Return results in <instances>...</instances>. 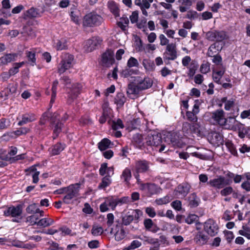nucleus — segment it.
Wrapping results in <instances>:
<instances>
[{
  "label": "nucleus",
  "mask_w": 250,
  "mask_h": 250,
  "mask_svg": "<svg viewBox=\"0 0 250 250\" xmlns=\"http://www.w3.org/2000/svg\"><path fill=\"white\" fill-rule=\"evenodd\" d=\"M111 144L110 141L107 139L104 138L98 143V148L101 151H104L109 147Z\"/></svg>",
  "instance_id": "obj_41"
},
{
  "label": "nucleus",
  "mask_w": 250,
  "mask_h": 250,
  "mask_svg": "<svg viewBox=\"0 0 250 250\" xmlns=\"http://www.w3.org/2000/svg\"><path fill=\"white\" fill-rule=\"evenodd\" d=\"M145 211L146 213L151 218L155 217L156 214L154 208L152 207H147Z\"/></svg>",
  "instance_id": "obj_61"
},
{
  "label": "nucleus",
  "mask_w": 250,
  "mask_h": 250,
  "mask_svg": "<svg viewBox=\"0 0 250 250\" xmlns=\"http://www.w3.org/2000/svg\"><path fill=\"white\" fill-rule=\"evenodd\" d=\"M191 124L188 122H184L183 124L182 130L183 132L187 134H189L191 133Z\"/></svg>",
  "instance_id": "obj_57"
},
{
  "label": "nucleus",
  "mask_w": 250,
  "mask_h": 250,
  "mask_svg": "<svg viewBox=\"0 0 250 250\" xmlns=\"http://www.w3.org/2000/svg\"><path fill=\"white\" fill-rule=\"evenodd\" d=\"M36 120L35 116L32 113H27L22 115V120L18 123L19 125H22L28 123L32 122Z\"/></svg>",
  "instance_id": "obj_27"
},
{
  "label": "nucleus",
  "mask_w": 250,
  "mask_h": 250,
  "mask_svg": "<svg viewBox=\"0 0 250 250\" xmlns=\"http://www.w3.org/2000/svg\"><path fill=\"white\" fill-rule=\"evenodd\" d=\"M51 127L53 130V139H56L62 132L63 124L60 121V115L58 113L55 112L50 119Z\"/></svg>",
  "instance_id": "obj_5"
},
{
  "label": "nucleus",
  "mask_w": 250,
  "mask_h": 250,
  "mask_svg": "<svg viewBox=\"0 0 250 250\" xmlns=\"http://www.w3.org/2000/svg\"><path fill=\"white\" fill-rule=\"evenodd\" d=\"M103 18L95 12H90L85 15L83 19V24L84 26L94 27L101 24Z\"/></svg>",
  "instance_id": "obj_2"
},
{
  "label": "nucleus",
  "mask_w": 250,
  "mask_h": 250,
  "mask_svg": "<svg viewBox=\"0 0 250 250\" xmlns=\"http://www.w3.org/2000/svg\"><path fill=\"white\" fill-rule=\"evenodd\" d=\"M58 84V81L57 80L55 81L52 85V94H51V98L50 100V104H52L54 102L56 97V93H57V85Z\"/></svg>",
  "instance_id": "obj_43"
},
{
  "label": "nucleus",
  "mask_w": 250,
  "mask_h": 250,
  "mask_svg": "<svg viewBox=\"0 0 250 250\" xmlns=\"http://www.w3.org/2000/svg\"><path fill=\"white\" fill-rule=\"evenodd\" d=\"M132 177L131 170L126 167L123 171L122 174L121 176V178L124 179V182L127 184H129V181Z\"/></svg>",
  "instance_id": "obj_33"
},
{
  "label": "nucleus",
  "mask_w": 250,
  "mask_h": 250,
  "mask_svg": "<svg viewBox=\"0 0 250 250\" xmlns=\"http://www.w3.org/2000/svg\"><path fill=\"white\" fill-rule=\"evenodd\" d=\"M29 129L26 127H21L19 128L18 130H16L14 132V134L17 136H20L21 135L25 134L28 131Z\"/></svg>",
  "instance_id": "obj_60"
},
{
  "label": "nucleus",
  "mask_w": 250,
  "mask_h": 250,
  "mask_svg": "<svg viewBox=\"0 0 250 250\" xmlns=\"http://www.w3.org/2000/svg\"><path fill=\"white\" fill-rule=\"evenodd\" d=\"M126 101V98L125 97L123 93H118L115 98V103L117 105L122 106Z\"/></svg>",
  "instance_id": "obj_38"
},
{
  "label": "nucleus",
  "mask_w": 250,
  "mask_h": 250,
  "mask_svg": "<svg viewBox=\"0 0 250 250\" xmlns=\"http://www.w3.org/2000/svg\"><path fill=\"white\" fill-rule=\"evenodd\" d=\"M52 116V115H51V114L49 112L44 113L42 114V118H41L40 124L41 125H44L46 123V121L48 120L49 118H51Z\"/></svg>",
  "instance_id": "obj_59"
},
{
  "label": "nucleus",
  "mask_w": 250,
  "mask_h": 250,
  "mask_svg": "<svg viewBox=\"0 0 250 250\" xmlns=\"http://www.w3.org/2000/svg\"><path fill=\"white\" fill-rule=\"evenodd\" d=\"M10 125L9 122L4 118L0 119V129H4Z\"/></svg>",
  "instance_id": "obj_62"
},
{
  "label": "nucleus",
  "mask_w": 250,
  "mask_h": 250,
  "mask_svg": "<svg viewBox=\"0 0 250 250\" xmlns=\"http://www.w3.org/2000/svg\"><path fill=\"white\" fill-rule=\"evenodd\" d=\"M139 63L136 59L131 57L127 61V67L130 68L133 67H138Z\"/></svg>",
  "instance_id": "obj_48"
},
{
  "label": "nucleus",
  "mask_w": 250,
  "mask_h": 250,
  "mask_svg": "<svg viewBox=\"0 0 250 250\" xmlns=\"http://www.w3.org/2000/svg\"><path fill=\"white\" fill-rule=\"evenodd\" d=\"M189 205L191 208H195L199 205L200 199L195 193H192L188 197Z\"/></svg>",
  "instance_id": "obj_30"
},
{
  "label": "nucleus",
  "mask_w": 250,
  "mask_h": 250,
  "mask_svg": "<svg viewBox=\"0 0 250 250\" xmlns=\"http://www.w3.org/2000/svg\"><path fill=\"white\" fill-rule=\"evenodd\" d=\"M106 203L112 210H114L117 206H121L124 204H126L129 201L128 197H123L118 198L113 196H109L106 198Z\"/></svg>",
  "instance_id": "obj_10"
},
{
  "label": "nucleus",
  "mask_w": 250,
  "mask_h": 250,
  "mask_svg": "<svg viewBox=\"0 0 250 250\" xmlns=\"http://www.w3.org/2000/svg\"><path fill=\"white\" fill-rule=\"evenodd\" d=\"M73 56L71 55H66L64 59L61 62L58 69L60 74L64 73L66 70L72 66V62L73 61Z\"/></svg>",
  "instance_id": "obj_12"
},
{
  "label": "nucleus",
  "mask_w": 250,
  "mask_h": 250,
  "mask_svg": "<svg viewBox=\"0 0 250 250\" xmlns=\"http://www.w3.org/2000/svg\"><path fill=\"white\" fill-rule=\"evenodd\" d=\"M146 143L153 150L161 152L166 149L165 142L162 140V135L157 132L152 131L148 133L146 138Z\"/></svg>",
  "instance_id": "obj_1"
},
{
  "label": "nucleus",
  "mask_w": 250,
  "mask_h": 250,
  "mask_svg": "<svg viewBox=\"0 0 250 250\" xmlns=\"http://www.w3.org/2000/svg\"><path fill=\"white\" fill-rule=\"evenodd\" d=\"M206 38L210 41L221 42L226 38V34L223 31L212 30L206 33Z\"/></svg>",
  "instance_id": "obj_9"
},
{
  "label": "nucleus",
  "mask_w": 250,
  "mask_h": 250,
  "mask_svg": "<svg viewBox=\"0 0 250 250\" xmlns=\"http://www.w3.org/2000/svg\"><path fill=\"white\" fill-rule=\"evenodd\" d=\"M232 183L231 180L227 179L225 180L224 177L219 176L217 178H214L210 180L207 184L210 187L216 189H220L224 188L226 186L229 185Z\"/></svg>",
  "instance_id": "obj_6"
},
{
  "label": "nucleus",
  "mask_w": 250,
  "mask_h": 250,
  "mask_svg": "<svg viewBox=\"0 0 250 250\" xmlns=\"http://www.w3.org/2000/svg\"><path fill=\"white\" fill-rule=\"evenodd\" d=\"M3 98L6 99L10 93H14L16 92V88L14 86L6 87L2 91Z\"/></svg>",
  "instance_id": "obj_51"
},
{
  "label": "nucleus",
  "mask_w": 250,
  "mask_h": 250,
  "mask_svg": "<svg viewBox=\"0 0 250 250\" xmlns=\"http://www.w3.org/2000/svg\"><path fill=\"white\" fill-rule=\"evenodd\" d=\"M64 144L57 143L50 148V153L52 155H58L64 149Z\"/></svg>",
  "instance_id": "obj_29"
},
{
  "label": "nucleus",
  "mask_w": 250,
  "mask_h": 250,
  "mask_svg": "<svg viewBox=\"0 0 250 250\" xmlns=\"http://www.w3.org/2000/svg\"><path fill=\"white\" fill-rule=\"evenodd\" d=\"M138 71V70H134L133 69H130L128 67L123 70L121 72V76L126 78L131 75L132 74H137Z\"/></svg>",
  "instance_id": "obj_45"
},
{
  "label": "nucleus",
  "mask_w": 250,
  "mask_h": 250,
  "mask_svg": "<svg viewBox=\"0 0 250 250\" xmlns=\"http://www.w3.org/2000/svg\"><path fill=\"white\" fill-rule=\"evenodd\" d=\"M54 223L53 219L50 218H44L38 221L37 226L45 228L52 225Z\"/></svg>",
  "instance_id": "obj_32"
},
{
  "label": "nucleus",
  "mask_w": 250,
  "mask_h": 250,
  "mask_svg": "<svg viewBox=\"0 0 250 250\" xmlns=\"http://www.w3.org/2000/svg\"><path fill=\"white\" fill-rule=\"evenodd\" d=\"M190 133L196 134L197 136H201L202 134L201 126L197 122L191 124Z\"/></svg>",
  "instance_id": "obj_40"
},
{
  "label": "nucleus",
  "mask_w": 250,
  "mask_h": 250,
  "mask_svg": "<svg viewBox=\"0 0 250 250\" xmlns=\"http://www.w3.org/2000/svg\"><path fill=\"white\" fill-rule=\"evenodd\" d=\"M144 224L146 229L152 232H156L159 230V228L151 219H146L144 221Z\"/></svg>",
  "instance_id": "obj_24"
},
{
  "label": "nucleus",
  "mask_w": 250,
  "mask_h": 250,
  "mask_svg": "<svg viewBox=\"0 0 250 250\" xmlns=\"http://www.w3.org/2000/svg\"><path fill=\"white\" fill-rule=\"evenodd\" d=\"M190 188L191 186L189 184L183 183L178 186L176 191L181 196V198H184L189 192Z\"/></svg>",
  "instance_id": "obj_19"
},
{
  "label": "nucleus",
  "mask_w": 250,
  "mask_h": 250,
  "mask_svg": "<svg viewBox=\"0 0 250 250\" xmlns=\"http://www.w3.org/2000/svg\"><path fill=\"white\" fill-rule=\"evenodd\" d=\"M225 237L228 243H230L234 238L232 232L230 231H226L225 232Z\"/></svg>",
  "instance_id": "obj_64"
},
{
  "label": "nucleus",
  "mask_w": 250,
  "mask_h": 250,
  "mask_svg": "<svg viewBox=\"0 0 250 250\" xmlns=\"http://www.w3.org/2000/svg\"><path fill=\"white\" fill-rule=\"evenodd\" d=\"M132 141L133 144L139 148H141L144 144L143 136L139 133H136L133 135Z\"/></svg>",
  "instance_id": "obj_28"
},
{
  "label": "nucleus",
  "mask_w": 250,
  "mask_h": 250,
  "mask_svg": "<svg viewBox=\"0 0 250 250\" xmlns=\"http://www.w3.org/2000/svg\"><path fill=\"white\" fill-rule=\"evenodd\" d=\"M226 145L232 155H233L234 156L237 155V150L233 144H232L230 142H227L226 143Z\"/></svg>",
  "instance_id": "obj_56"
},
{
  "label": "nucleus",
  "mask_w": 250,
  "mask_h": 250,
  "mask_svg": "<svg viewBox=\"0 0 250 250\" xmlns=\"http://www.w3.org/2000/svg\"><path fill=\"white\" fill-rule=\"evenodd\" d=\"M186 116L187 119L191 122L194 123L197 122V115L191 112V111H187L186 112Z\"/></svg>",
  "instance_id": "obj_55"
},
{
  "label": "nucleus",
  "mask_w": 250,
  "mask_h": 250,
  "mask_svg": "<svg viewBox=\"0 0 250 250\" xmlns=\"http://www.w3.org/2000/svg\"><path fill=\"white\" fill-rule=\"evenodd\" d=\"M83 85L80 83H75L73 85L71 93L73 95L72 98H76L81 92Z\"/></svg>",
  "instance_id": "obj_42"
},
{
  "label": "nucleus",
  "mask_w": 250,
  "mask_h": 250,
  "mask_svg": "<svg viewBox=\"0 0 250 250\" xmlns=\"http://www.w3.org/2000/svg\"><path fill=\"white\" fill-rule=\"evenodd\" d=\"M35 51L33 50L31 51H26L25 52V55L28 59V62L32 66H34L36 64V59L35 57Z\"/></svg>",
  "instance_id": "obj_31"
},
{
  "label": "nucleus",
  "mask_w": 250,
  "mask_h": 250,
  "mask_svg": "<svg viewBox=\"0 0 250 250\" xmlns=\"http://www.w3.org/2000/svg\"><path fill=\"white\" fill-rule=\"evenodd\" d=\"M17 57L16 54H7L0 58V66L7 64L15 60Z\"/></svg>",
  "instance_id": "obj_25"
},
{
  "label": "nucleus",
  "mask_w": 250,
  "mask_h": 250,
  "mask_svg": "<svg viewBox=\"0 0 250 250\" xmlns=\"http://www.w3.org/2000/svg\"><path fill=\"white\" fill-rule=\"evenodd\" d=\"M224 112L222 109L217 110L212 114V117L220 125H224L226 121Z\"/></svg>",
  "instance_id": "obj_20"
},
{
  "label": "nucleus",
  "mask_w": 250,
  "mask_h": 250,
  "mask_svg": "<svg viewBox=\"0 0 250 250\" xmlns=\"http://www.w3.org/2000/svg\"><path fill=\"white\" fill-rule=\"evenodd\" d=\"M208 140L214 146H219L223 142V136L221 134L216 132H212L208 135Z\"/></svg>",
  "instance_id": "obj_16"
},
{
  "label": "nucleus",
  "mask_w": 250,
  "mask_h": 250,
  "mask_svg": "<svg viewBox=\"0 0 250 250\" xmlns=\"http://www.w3.org/2000/svg\"><path fill=\"white\" fill-rule=\"evenodd\" d=\"M140 91L137 84L131 83L128 84L126 93L130 98L134 99L138 96Z\"/></svg>",
  "instance_id": "obj_17"
},
{
  "label": "nucleus",
  "mask_w": 250,
  "mask_h": 250,
  "mask_svg": "<svg viewBox=\"0 0 250 250\" xmlns=\"http://www.w3.org/2000/svg\"><path fill=\"white\" fill-rule=\"evenodd\" d=\"M114 235L115 240L119 241L123 240L125 237V230L122 228L120 230H118Z\"/></svg>",
  "instance_id": "obj_53"
},
{
  "label": "nucleus",
  "mask_w": 250,
  "mask_h": 250,
  "mask_svg": "<svg viewBox=\"0 0 250 250\" xmlns=\"http://www.w3.org/2000/svg\"><path fill=\"white\" fill-rule=\"evenodd\" d=\"M26 211L29 214H37L40 209L37 208L36 204H32L26 208Z\"/></svg>",
  "instance_id": "obj_44"
},
{
  "label": "nucleus",
  "mask_w": 250,
  "mask_h": 250,
  "mask_svg": "<svg viewBox=\"0 0 250 250\" xmlns=\"http://www.w3.org/2000/svg\"><path fill=\"white\" fill-rule=\"evenodd\" d=\"M208 236L202 231L198 232L194 238L196 244L201 246L206 244L208 241Z\"/></svg>",
  "instance_id": "obj_22"
},
{
  "label": "nucleus",
  "mask_w": 250,
  "mask_h": 250,
  "mask_svg": "<svg viewBox=\"0 0 250 250\" xmlns=\"http://www.w3.org/2000/svg\"><path fill=\"white\" fill-rule=\"evenodd\" d=\"M141 212L139 209L132 210L128 211L124 216L122 217V224L125 226L129 225L134 220H138L139 218V214Z\"/></svg>",
  "instance_id": "obj_11"
},
{
  "label": "nucleus",
  "mask_w": 250,
  "mask_h": 250,
  "mask_svg": "<svg viewBox=\"0 0 250 250\" xmlns=\"http://www.w3.org/2000/svg\"><path fill=\"white\" fill-rule=\"evenodd\" d=\"M222 49V46H220L217 42H214L209 47L207 55L208 57H212L218 55Z\"/></svg>",
  "instance_id": "obj_21"
},
{
  "label": "nucleus",
  "mask_w": 250,
  "mask_h": 250,
  "mask_svg": "<svg viewBox=\"0 0 250 250\" xmlns=\"http://www.w3.org/2000/svg\"><path fill=\"white\" fill-rule=\"evenodd\" d=\"M218 229L217 223L212 219H208L204 224V230L211 236L216 235Z\"/></svg>",
  "instance_id": "obj_8"
},
{
  "label": "nucleus",
  "mask_w": 250,
  "mask_h": 250,
  "mask_svg": "<svg viewBox=\"0 0 250 250\" xmlns=\"http://www.w3.org/2000/svg\"><path fill=\"white\" fill-rule=\"evenodd\" d=\"M110 183L109 178L106 176L102 179V182L99 184L98 188L100 189H104L108 186Z\"/></svg>",
  "instance_id": "obj_47"
},
{
  "label": "nucleus",
  "mask_w": 250,
  "mask_h": 250,
  "mask_svg": "<svg viewBox=\"0 0 250 250\" xmlns=\"http://www.w3.org/2000/svg\"><path fill=\"white\" fill-rule=\"evenodd\" d=\"M239 233L250 239V228L248 226H243L242 229L239 231Z\"/></svg>",
  "instance_id": "obj_49"
},
{
  "label": "nucleus",
  "mask_w": 250,
  "mask_h": 250,
  "mask_svg": "<svg viewBox=\"0 0 250 250\" xmlns=\"http://www.w3.org/2000/svg\"><path fill=\"white\" fill-rule=\"evenodd\" d=\"M238 125L236 126V130L234 131H238V136L241 138H244L245 135L247 134V127H245L244 125L239 123H237Z\"/></svg>",
  "instance_id": "obj_37"
},
{
  "label": "nucleus",
  "mask_w": 250,
  "mask_h": 250,
  "mask_svg": "<svg viewBox=\"0 0 250 250\" xmlns=\"http://www.w3.org/2000/svg\"><path fill=\"white\" fill-rule=\"evenodd\" d=\"M226 122L222 125L225 126L226 129L232 130L234 131L236 130V126L238 125L237 123H239V122L236 120L233 117H229L228 119H226Z\"/></svg>",
  "instance_id": "obj_23"
},
{
  "label": "nucleus",
  "mask_w": 250,
  "mask_h": 250,
  "mask_svg": "<svg viewBox=\"0 0 250 250\" xmlns=\"http://www.w3.org/2000/svg\"><path fill=\"white\" fill-rule=\"evenodd\" d=\"M233 192V188L230 186H228L223 188L220 191V194L222 196H229Z\"/></svg>",
  "instance_id": "obj_50"
},
{
  "label": "nucleus",
  "mask_w": 250,
  "mask_h": 250,
  "mask_svg": "<svg viewBox=\"0 0 250 250\" xmlns=\"http://www.w3.org/2000/svg\"><path fill=\"white\" fill-rule=\"evenodd\" d=\"M103 232V229L101 227L93 226L91 230V233L94 236L101 235Z\"/></svg>",
  "instance_id": "obj_54"
},
{
  "label": "nucleus",
  "mask_w": 250,
  "mask_h": 250,
  "mask_svg": "<svg viewBox=\"0 0 250 250\" xmlns=\"http://www.w3.org/2000/svg\"><path fill=\"white\" fill-rule=\"evenodd\" d=\"M124 125L123 124L122 121L118 119L117 121H113L112 124V128L114 130H117L120 128H123Z\"/></svg>",
  "instance_id": "obj_52"
},
{
  "label": "nucleus",
  "mask_w": 250,
  "mask_h": 250,
  "mask_svg": "<svg viewBox=\"0 0 250 250\" xmlns=\"http://www.w3.org/2000/svg\"><path fill=\"white\" fill-rule=\"evenodd\" d=\"M138 86L140 90H143L150 87L152 85V81L148 77L144 78V80L139 82Z\"/></svg>",
  "instance_id": "obj_26"
},
{
  "label": "nucleus",
  "mask_w": 250,
  "mask_h": 250,
  "mask_svg": "<svg viewBox=\"0 0 250 250\" xmlns=\"http://www.w3.org/2000/svg\"><path fill=\"white\" fill-rule=\"evenodd\" d=\"M225 70H221L216 71H213L212 72V78L214 82L218 84H221L222 83L220 82V79L224 74Z\"/></svg>",
  "instance_id": "obj_36"
},
{
  "label": "nucleus",
  "mask_w": 250,
  "mask_h": 250,
  "mask_svg": "<svg viewBox=\"0 0 250 250\" xmlns=\"http://www.w3.org/2000/svg\"><path fill=\"white\" fill-rule=\"evenodd\" d=\"M113 55V51L111 50H107L104 53L101 60L103 66L109 67L113 64L115 62Z\"/></svg>",
  "instance_id": "obj_13"
},
{
  "label": "nucleus",
  "mask_w": 250,
  "mask_h": 250,
  "mask_svg": "<svg viewBox=\"0 0 250 250\" xmlns=\"http://www.w3.org/2000/svg\"><path fill=\"white\" fill-rule=\"evenodd\" d=\"M108 7L111 12L116 17L119 16V8L117 4L113 1L108 3Z\"/></svg>",
  "instance_id": "obj_34"
},
{
  "label": "nucleus",
  "mask_w": 250,
  "mask_h": 250,
  "mask_svg": "<svg viewBox=\"0 0 250 250\" xmlns=\"http://www.w3.org/2000/svg\"><path fill=\"white\" fill-rule=\"evenodd\" d=\"M150 163L145 160H138L135 162V169L136 173H145L149 169Z\"/></svg>",
  "instance_id": "obj_15"
},
{
  "label": "nucleus",
  "mask_w": 250,
  "mask_h": 250,
  "mask_svg": "<svg viewBox=\"0 0 250 250\" xmlns=\"http://www.w3.org/2000/svg\"><path fill=\"white\" fill-rule=\"evenodd\" d=\"M22 212V207L21 205L17 206H10L8 207L7 209L3 212L5 216H11L14 218L12 221L19 223L21 219V214Z\"/></svg>",
  "instance_id": "obj_4"
},
{
  "label": "nucleus",
  "mask_w": 250,
  "mask_h": 250,
  "mask_svg": "<svg viewBox=\"0 0 250 250\" xmlns=\"http://www.w3.org/2000/svg\"><path fill=\"white\" fill-rule=\"evenodd\" d=\"M102 40L98 37H93L91 39L86 41L85 46L88 51H92L94 50L96 47L99 45L102 42Z\"/></svg>",
  "instance_id": "obj_18"
},
{
  "label": "nucleus",
  "mask_w": 250,
  "mask_h": 250,
  "mask_svg": "<svg viewBox=\"0 0 250 250\" xmlns=\"http://www.w3.org/2000/svg\"><path fill=\"white\" fill-rule=\"evenodd\" d=\"M178 57L176 45L174 43L168 44L163 54V58L165 60L174 61Z\"/></svg>",
  "instance_id": "obj_7"
},
{
  "label": "nucleus",
  "mask_w": 250,
  "mask_h": 250,
  "mask_svg": "<svg viewBox=\"0 0 250 250\" xmlns=\"http://www.w3.org/2000/svg\"><path fill=\"white\" fill-rule=\"evenodd\" d=\"M80 188V184L78 183L72 184L67 187L66 191V194L63 198V202L65 204H68L73 198L79 196Z\"/></svg>",
  "instance_id": "obj_3"
},
{
  "label": "nucleus",
  "mask_w": 250,
  "mask_h": 250,
  "mask_svg": "<svg viewBox=\"0 0 250 250\" xmlns=\"http://www.w3.org/2000/svg\"><path fill=\"white\" fill-rule=\"evenodd\" d=\"M159 39L160 41V45L162 46L167 45L169 42V40L165 37V36L163 34H160L159 35Z\"/></svg>",
  "instance_id": "obj_63"
},
{
  "label": "nucleus",
  "mask_w": 250,
  "mask_h": 250,
  "mask_svg": "<svg viewBox=\"0 0 250 250\" xmlns=\"http://www.w3.org/2000/svg\"><path fill=\"white\" fill-rule=\"evenodd\" d=\"M200 72L203 74H206L210 71V65L209 63H203L200 69Z\"/></svg>",
  "instance_id": "obj_58"
},
{
  "label": "nucleus",
  "mask_w": 250,
  "mask_h": 250,
  "mask_svg": "<svg viewBox=\"0 0 250 250\" xmlns=\"http://www.w3.org/2000/svg\"><path fill=\"white\" fill-rule=\"evenodd\" d=\"M140 189L147 192V196H151L153 194L159 192L160 188L154 184L146 183L141 184Z\"/></svg>",
  "instance_id": "obj_14"
},
{
  "label": "nucleus",
  "mask_w": 250,
  "mask_h": 250,
  "mask_svg": "<svg viewBox=\"0 0 250 250\" xmlns=\"http://www.w3.org/2000/svg\"><path fill=\"white\" fill-rule=\"evenodd\" d=\"M167 141H169L170 143L174 146L180 147L181 146V143L180 142L178 137L176 134H170L169 135L167 136Z\"/></svg>",
  "instance_id": "obj_35"
},
{
  "label": "nucleus",
  "mask_w": 250,
  "mask_h": 250,
  "mask_svg": "<svg viewBox=\"0 0 250 250\" xmlns=\"http://www.w3.org/2000/svg\"><path fill=\"white\" fill-rule=\"evenodd\" d=\"M142 64L145 68L147 71H153L155 69V64L153 61L149 59H144Z\"/></svg>",
  "instance_id": "obj_39"
},
{
  "label": "nucleus",
  "mask_w": 250,
  "mask_h": 250,
  "mask_svg": "<svg viewBox=\"0 0 250 250\" xmlns=\"http://www.w3.org/2000/svg\"><path fill=\"white\" fill-rule=\"evenodd\" d=\"M39 13L36 9L34 8H31L30 9L26 11L25 13V16L29 18H36L38 17Z\"/></svg>",
  "instance_id": "obj_46"
}]
</instances>
